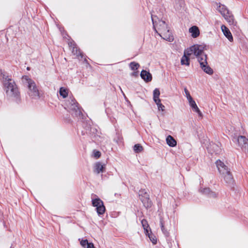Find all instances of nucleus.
I'll use <instances>...</instances> for the list:
<instances>
[{
  "label": "nucleus",
  "instance_id": "1",
  "mask_svg": "<svg viewBox=\"0 0 248 248\" xmlns=\"http://www.w3.org/2000/svg\"><path fill=\"white\" fill-rule=\"evenodd\" d=\"M4 89L7 96L12 98L16 101L19 100V93L15 81L8 77H3Z\"/></svg>",
  "mask_w": 248,
  "mask_h": 248
},
{
  "label": "nucleus",
  "instance_id": "2",
  "mask_svg": "<svg viewBox=\"0 0 248 248\" xmlns=\"http://www.w3.org/2000/svg\"><path fill=\"white\" fill-rule=\"evenodd\" d=\"M152 20L155 30L163 39L169 42L173 40V36L165 21L158 20L156 23L153 16H152Z\"/></svg>",
  "mask_w": 248,
  "mask_h": 248
},
{
  "label": "nucleus",
  "instance_id": "3",
  "mask_svg": "<svg viewBox=\"0 0 248 248\" xmlns=\"http://www.w3.org/2000/svg\"><path fill=\"white\" fill-rule=\"evenodd\" d=\"M23 79L26 80L28 87L27 93L30 97L35 99L39 98L40 92L35 82L27 76L23 78Z\"/></svg>",
  "mask_w": 248,
  "mask_h": 248
},
{
  "label": "nucleus",
  "instance_id": "4",
  "mask_svg": "<svg viewBox=\"0 0 248 248\" xmlns=\"http://www.w3.org/2000/svg\"><path fill=\"white\" fill-rule=\"evenodd\" d=\"M204 46L199 45H194L189 48L185 50V53L188 56L193 54L197 58L198 61H201V59L203 58L202 56H205L207 58V55L204 52Z\"/></svg>",
  "mask_w": 248,
  "mask_h": 248
},
{
  "label": "nucleus",
  "instance_id": "5",
  "mask_svg": "<svg viewBox=\"0 0 248 248\" xmlns=\"http://www.w3.org/2000/svg\"><path fill=\"white\" fill-rule=\"evenodd\" d=\"M78 105V103L74 98H70L65 102V108L68 109L72 115L79 117L82 113Z\"/></svg>",
  "mask_w": 248,
  "mask_h": 248
},
{
  "label": "nucleus",
  "instance_id": "6",
  "mask_svg": "<svg viewBox=\"0 0 248 248\" xmlns=\"http://www.w3.org/2000/svg\"><path fill=\"white\" fill-rule=\"evenodd\" d=\"M92 205L96 207V210L99 215H103L106 210L103 201L99 198L93 199L92 200Z\"/></svg>",
  "mask_w": 248,
  "mask_h": 248
},
{
  "label": "nucleus",
  "instance_id": "7",
  "mask_svg": "<svg viewBox=\"0 0 248 248\" xmlns=\"http://www.w3.org/2000/svg\"><path fill=\"white\" fill-rule=\"evenodd\" d=\"M139 196L144 206L146 208L151 206V202L149 199V195L145 189L139 191Z\"/></svg>",
  "mask_w": 248,
  "mask_h": 248
},
{
  "label": "nucleus",
  "instance_id": "8",
  "mask_svg": "<svg viewBox=\"0 0 248 248\" xmlns=\"http://www.w3.org/2000/svg\"><path fill=\"white\" fill-rule=\"evenodd\" d=\"M203 58L201 59V61L199 62L202 69L206 74L211 75L213 74V69L208 64L207 58L205 56H202Z\"/></svg>",
  "mask_w": 248,
  "mask_h": 248
},
{
  "label": "nucleus",
  "instance_id": "9",
  "mask_svg": "<svg viewBox=\"0 0 248 248\" xmlns=\"http://www.w3.org/2000/svg\"><path fill=\"white\" fill-rule=\"evenodd\" d=\"M208 152L211 154H219L221 153L222 150L221 148V144L220 142L210 143L209 145L207 147Z\"/></svg>",
  "mask_w": 248,
  "mask_h": 248
},
{
  "label": "nucleus",
  "instance_id": "10",
  "mask_svg": "<svg viewBox=\"0 0 248 248\" xmlns=\"http://www.w3.org/2000/svg\"><path fill=\"white\" fill-rule=\"evenodd\" d=\"M237 140L242 150L245 152H248V139L245 136H240L238 137Z\"/></svg>",
  "mask_w": 248,
  "mask_h": 248
},
{
  "label": "nucleus",
  "instance_id": "11",
  "mask_svg": "<svg viewBox=\"0 0 248 248\" xmlns=\"http://www.w3.org/2000/svg\"><path fill=\"white\" fill-rule=\"evenodd\" d=\"M216 165L217 168L218 170L221 175L225 174V172H228L229 169L221 162L220 160L216 161Z\"/></svg>",
  "mask_w": 248,
  "mask_h": 248
},
{
  "label": "nucleus",
  "instance_id": "12",
  "mask_svg": "<svg viewBox=\"0 0 248 248\" xmlns=\"http://www.w3.org/2000/svg\"><path fill=\"white\" fill-rule=\"evenodd\" d=\"M140 77L146 82H150L152 79V75L149 72L144 70L141 71Z\"/></svg>",
  "mask_w": 248,
  "mask_h": 248
},
{
  "label": "nucleus",
  "instance_id": "13",
  "mask_svg": "<svg viewBox=\"0 0 248 248\" xmlns=\"http://www.w3.org/2000/svg\"><path fill=\"white\" fill-rule=\"evenodd\" d=\"M221 29L224 35L227 38V39L230 42H232L233 41V37L230 30L224 25L221 26Z\"/></svg>",
  "mask_w": 248,
  "mask_h": 248
},
{
  "label": "nucleus",
  "instance_id": "14",
  "mask_svg": "<svg viewBox=\"0 0 248 248\" xmlns=\"http://www.w3.org/2000/svg\"><path fill=\"white\" fill-rule=\"evenodd\" d=\"M222 175L223 177L224 181L227 184L230 185L233 184V179L230 170H228V172H225V174Z\"/></svg>",
  "mask_w": 248,
  "mask_h": 248
},
{
  "label": "nucleus",
  "instance_id": "15",
  "mask_svg": "<svg viewBox=\"0 0 248 248\" xmlns=\"http://www.w3.org/2000/svg\"><path fill=\"white\" fill-rule=\"evenodd\" d=\"M223 16L230 25L236 26L237 23L235 21L233 15L230 12Z\"/></svg>",
  "mask_w": 248,
  "mask_h": 248
},
{
  "label": "nucleus",
  "instance_id": "16",
  "mask_svg": "<svg viewBox=\"0 0 248 248\" xmlns=\"http://www.w3.org/2000/svg\"><path fill=\"white\" fill-rule=\"evenodd\" d=\"M189 31L191 33V36L193 38L197 37L200 34V31L197 26H194L190 28Z\"/></svg>",
  "mask_w": 248,
  "mask_h": 248
},
{
  "label": "nucleus",
  "instance_id": "17",
  "mask_svg": "<svg viewBox=\"0 0 248 248\" xmlns=\"http://www.w3.org/2000/svg\"><path fill=\"white\" fill-rule=\"evenodd\" d=\"M105 165H102L101 163L98 162L94 165V171L99 174L100 172L104 171Z\"/></svg>",
  "mask_w": 248,
  "mask_h": 248
},
{
  "label": "nucleus",
  "instance_id": "18",
  "mask_svg": "<svg viewBox=\"0 0 248 248\" xmlns=\"http://www.w3.org/2000/svg\"><path fill=\"white\" fill-rule=\"evenodd\" d=\"M200 191L201 193L207 195L210 197L215 198L217 197L216 194L214 192L211 191L209 188L201 189Z\"/></svg>",
  "mask_w": 248,
  "mask_h": 248
},
{
  "label": "nucleus",
  "instance_id": "19",
  "mask_svg": "<svg viewBox=\"0 0 248 248\" xmlns=\"http://www.w3.org/2000/svg\"><path fill=\"white\" fill-rule=\"evenodd\" d=\"M166 142L169 146L174 147L176 145L177 142L175 139L171 136H168L166 138Z\"/></svg>",
  "mask_w": 248,
  "mask_h": 248
},
{
  "label": "nucleus",
  "instance_id": "20",
  "mask_svg": "<svg viewBox=\"0 0 248 248\" xmlns=\"http://www.w3.org/2000/svg\"><path fill=\"white\" fill-rule=\"evenodd\" d=\"M217 10L220 13L222 16H225L226 14L230 12L226 7L224 5L219 4L217 7Z\"/></svg>",
  "mask_w": 248,
  "mask_h": 248
},
{
  "label": "nucleus",
  "instance_id": "21",
  "mask_svg": "<svg viewBox=\"0 0 248 248\" xmlns=\"http://www.w3.org/2000/svg\"><path fill=\"white\" fill-rule=\"evenodd\" d=\"M188 56L186 53H185V51H184V55L182 57L181 60V63L182 65H189V59L188 58Z\"/></svg>",
  "mask_w": 248,
  "mask_h": 248
},
{
  "label": "nucleus",
  "instance_id": "22",
  "mask_svg": "<svg viewBox=\"0 0 248 248\" xmlns=\"http://www.w3.org/2000/svg\"><path fill=\"white\" fill-rule=\"evenodd\" d=\"M160 225L162 232L166 236H168L169 235V232L164 227V221L162 217L160 218Z\"/></svg>",
  "mask_w": 248,
  "mask_h": 248
},
{
  "label": "nucleus",
  "instance_id": "23",
  "mask_svg": "<svg viewBox=\"0 0 248 248\" xmlns=\"http://www.w3.org/2000/svg\"><path fill=\"white\" fill-rule=\"evenodd\" d=\"M141 223L143 228L144 230L145 234H148V232L149 231L148 228L150 229V227L146 219H143L141 220Z\"/></svg>",
  "mask_w": 248,
  "mask_h": 248
},
{
  "label": "nucleus",
  "instance_id": "24",
  "mask_svg": "<svg viewBox=\"0 0 248 248\" xmlns=\"http://www.w3.org/2000/svg\"><path fill=\"white\" fill-rule=\"evenodd\" d=\"M72 53L74 55H76L77 57H78L79 56H81L82 57V55L80 50L78 49V47L76 46V45L73 44V46L72 48Z\"/></svg>",
  "mask_w": 248,
  "mask_h": 248
},
{
  "label": "nucleus",
  "instance_id": "25",
  "mask_svg": "<svg viewBox=\"0 0 248 248\" xmlns=\"http://www.w3.org/2000/svg\"><path fill=\"white\" fill-rule=\"evenodd\" d=\"M189 104L194 111H198L199 108L198 107L195 101L192 99L188 101Z\"/></svg>",
  "mask_w": 248,
  "mask_h": 248
},
{
  "label": "nucleus",
  "instance_id": "26",
  "mask_svg": "<svg viewBox=\"0 0 248 248\" xmlns=\"http://www.w3.org/2000/svg\"><path fill=\"white\" fill-rule=\"evenodd\" d=\"M150 232H149V231L148 234H146V235L148 236L151 241L153 243V244H155L157 242L156 238L155 236L152 233L150 230Z\"/></svg>",
  "mask_w": 248,
  "mask_h": 248
},
{
  "label": "nucleus",
  "instance_id": "27",
  "mask_svg": "<svg viewBox=\"0 0 248 248\" xmlns=\"http://www.w3.org/2000/svg\"><path fill=\"white\" fill-rule=\"evenodd\" d=\"M133 149L135 152L139 153L142 151L143 147L141 145H140V144H137L134 146Z\"/></svg>",
  "mask_w": 248,
  "mask_h": 248
},
{
  "label": "nucleus",
  "instance_id": "28",
  "mask_svg": "<svg viewBox=\"0 0 248 248\" xmlns=\"http://www.w3.org/2000/svg\"><path fill=\"white\" fill-rule=\"evenodd\" d=\"M155 102L157 106L158 110L162 111L164 110L165 106L161 103L160 99L155 100Z\"/></svg>",
  "mask_w": 248,
  "mask_h": 248
},
{
  "label": "nucleus",
  "instance_id": "29",
  "mask_svg": "<svg viewBox=\"0 0 248 248\" xmlns=\"http://www.w3.org/2000/svg\"><path fill=\"white\" fill-rule=\"evenodd\" d=\"M129 66L132 70H136L140 67V64L137 62H133L130 63Z\"/></svg>",
  "mask_w": 248,
  "mask_h": 248
},
{
  "label": "nucleus",
  "instance_id": "30",
  "mask_svg": "<svg viewBox=\"0 0 248 248\" xmlns=\"http://www.w3.org/2000/svg\"><path fill=\"white\" fill-rule=\"evenodd\" d=\"M154 101L155 100H157V99H160L159 98V95H160V91L158 89L156 88L154 90Z\"/></svg>",
  "mask_w": 248,
  "mask_h": 248
},
{
  "label": "nucleus",
  "instance_id": "31",
  "mask_svg": "<svg viewBox=\"0 0 248 248\" xmlns=\"http://www.w3.org/2000/svg\"><path fill=\"white\" fill-rule=\"evenodd\" d=\"M60 94L63 98H65L67 96L68 93L66 89L61 87L60 89Z\"/></svg>",
  "mask_w": 248,
  "mask_h": 248
},
{
  "label": "nucleus",
  "instance_id": "32",
  "mask_svg": "<svg viewBox=\"0 0 248 248\" xmlns=\"http://www.w3.org/2000/svg\"><path fill=\"white\" fill-rule=\"evenodd\" d=\"M184 91L188 101L193 99L191 96L190 95L189 91L187 90L186 88H185Z\"/></svg>",
  "mask_w": 248,
  "mask_h": 248
},
{
  "label": "nucleus",
  "instance_id": "33",
  "mask_svg": "<svg viewBox=\"0 0 248 248\" xmlns=\"http://www.w3.org/2000/svg\"><path fill=\"white\" fill-rule=\"evenodd\" d=\"M93 155L96 158H99L101 155V153L99 151L94 150Z\"/></svg>",
  "mask_w": 248,
  "mask_h": 248
},
{
  "label": "nucleus",
  "instance_id": "34",
  "mask_svg": "<svg viewBox=\"0 0 248 248\" xmlns=\"http://www.w3.org/2000/svg\"><path fill=\"white\" fill-rule=\"evenodd\" d=\"M88 243L89 242H88V240L86 239L82 240L80 242V244L82 247L85 248V246H87Z\"/></svg>",
  "mask_w": 248,
  "mask_h": 248
},
{
  "label": "nucleus",
  "instance_id": "35",
  "mask_svg": "<svg viewBox=\"0 0 248 248\" xmlns=\"http://www.w3.org/2000/svg\"><path fill=\"white\" fill-rule=\"evenodd\" d=\"M86 248H95L92 243H88Z\"/></svg>",
  "mask_w": 248,
  "mask_h": 248
},
{
  "label": "nucleus",
  "instance_id": "36",
  "mask_svg": "<svg viewBox=\"0 0 248 248\" xmlns=\"http://www.w3.org/2000/svg\"><path fill=\"white\" fill-rule=\"evenodd\" d=\"M195 112L198 114V115L200 118H202V114L199 109H198V111H196Z\"/></svg>",
  "mask_w": 248,
  "mask_h": 248
},
{
  "label": "nucleus",
  "instance_id": "37",
  "mask_svg": "<svg viewBox=\"0 0 248 248\" xmlns=\"http://www.w3.org/2000/svg\"><path fill=\"white\" fill-rule=\"evenodd\" d=\"M68 45H70V47H73V46H72V43H71V45H70V43H68Z\"/></svg>",
  "mask_w": 248,
  "mask_h": 248
},
{
  "label": "nucleus",
  "instance_id": "38",
  "mask_svg": "<svg viewBox=\"0 0 248 248\" xmlns=\"http://www.w3.org/2000/svg\"><path fill=\"white\" fill-rule=\"evenodd\" d=\"M68 45H70V47H73V46H72V43H71V45H70V43H68Z\"/></svg>",
  "mask_w": 248,
  "mask_h": 248
},
{
  "label": "nucleus",
  "instance_id": "39",
  "mask_svg": "<svg viewBox=\"0 0 248 248\" xmlns=\"http://www.w3.org/2000/svg\"><path fill=\"white\" fill-rule=\"evenodd\" d=\"M91 130H95V129H93V128H91Z\"/></svg>",
  "mask_w": 248,
  "mask_h": 248
},
{
  "label": "nucleus",
  "instance_id": "40",
  "mask_svg": "<svg viewBox=\"0 0 248 248\" xmlns=\"http://www.w3.org/2000/svg\"><path fill=\"white\" fill-rule=\"evenodd\" d=\"M133 75H136L134 73H133Z\"/></svg>",
  "mask_w": 248,
  "mask_h": 248
}]
</instances>
